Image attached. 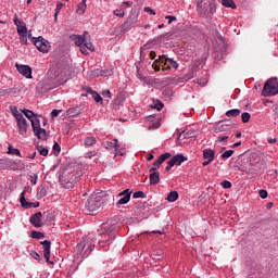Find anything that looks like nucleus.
Here are the masks:
<instances>
[{"instance_id": "obj_61", "label": "nucleus", "mask_w": 278, "mask_h": 278, "mask_svg": "<svg viewBox=\"0 0 278 278\" xmlns=\"http://www.w3.org/2000/svg\"><path fill=\"white\" fill-rule=\"evenodd\" d=\"M124 192H125L126 197L128 194L129 199H131V193L134 192L132 190L126 189V190H124Z\"/></svg>"}, {"instance_id": "obj_13", "label": "nucleus", "mask_w": 278, "mask_h": 278, "mask_svg": "<svg viewBox=\"0 0 278 278\" xmlns=\"http://www.w3.org/2000/svg\"><path fill=\"white\" fill-rule=\"evenodd\" d=\"M173 154H170V152H166L163 153L159 156V159L152 164L150 172L153 170H157V168H160V166H162V164H164V162H166V160L170 159Z\"/></svg>"}, {"instance_id": "obj_53", "label": "nucleus", "mask_w": 278, "mask_h": 278, "mask_svg": "<svg viewBox=\"0 0 278 278\" xmlns=\"http://www.w3.org/2000/svg\"><path fill=\"white\" fill-rule=\"evenodd\" d=\"M102 94L103 97H106V99H112V92H110V90H104Z\"/></svg>"}, {"instance_id": "obj_40", "label": "nucleus", "mask_w": 278, "mask_h": 278, "mask_svg": "<svg viewBox=\"0 0 278 278\" xmlns=\"http://www.w3.org/2000/svg\"><path fill=\"white\" fill-rule=\"evenodd\" d=\"M115 16H117L118 18H124L125 17V10L123 9H117L114 11Z\"/></svg>"}, {"instance_id": "obj_16", "label": "nucleus", "mask_w": 278, "mask_h": 278, "mask_svg": "<svg viewBox=\"0 0 278 278\" xmlns=\"http://www.w3.org/2000/svg\"><path fill=\"white\" fill-rule=\"evenodd\" d=\"M15 67L21 75L26 77V79H31V67L29 65L16 64Z\"/></svg>"}, {"instance_id": "obj_21", "label": "nucleus", "mask_w": 278, "mask_h": 278, "mask_svg": "<svg viewBox=\"0 0 278 278\" xmlns=\"http://www.w3.org/2000/svg\"><path fill=\"white\" fill-rule=\"evenodd\" d=\"M172 163H174V166H181V164H184V162L188 161V157L184 156V154H177L175 156L172 157Z\"/></svg>"}, {"instance_id": "obj_11", "label": "nucleus", "mask_w": 278, "mask_h": 278, "mask_svg": "<svg viewBox=\"0 0 278 278\" xmlns=\"http://www.w3.org/2000/svg\"><path fill=\"white\" fill-rule=\"evenodd\" d=\"M34 45L41 53H49V49H51L49 41L42 37L34 38Z\"/></svg>"}, {"instance_id": "obj_33", "label": "nucleus", "mask_w": 278, "mask_h": 278, "mask_svg": "<svg viewBox=\"0 0 278 278\" xmlns=\"http://www.w3.org/2000/svg\"><path fill=\"white\" fill-rule=\"evenodd\" d=\"M37 151L40 155H43V157H47V155H49V150L42 146H37Z\"/></svg>"}, {"instance_id": "obj_35", "label": "nucleus", "mask_w": 278, "mask_h": 278, "mask_svg": "<svg viewBox=\"0 0 278 278\" xmlns=\"http://www.w3.org/2000/svg\"><path fill=\"white\" fill-rule=\"evenodd\" d=\"M131 198H129V194H127V195H124L122 199H119L118 201H117V205H127V203H129V200H130Z\"/></svg>"}, {"instance_id": "obj_37", "label": "nucleus", "mask_w": 278, "mask_h": 278, "mask_svg": "<svg viewBox=\"0 0 278 278\" xmlns=\"http://www.w3.org/2000/svg\"><path fill=\"white\" fill-rule=\"evenodd\" d=\"M65 81L66 80H60V78H55L49 90H52V88H58V86H62Z\"/></svg>"}, {"instance_id": "obj_39", "label": "nucleus", "mask_w": 278, "mask_h": 278, "mask_svg": "<svg viewBox=\"0 0 278 278\" xmlns=\"http://www.w3.org/2000/svg\"><path fill=\"white\" fill-rule=\"evenodd\" d=\"M92 98L94 99L96 103H103V98L99 92H92Z\"/></svg>"}, {"instance_id": "obj_14", "label": "nucleus", "mask_w": 278, "mask_h": 278, "mask_svg": "<svg viewBox=\"0 0 278 278\" xmlns=\"http://www.w3.org/2000/svg\"><path fill=\"white\" fill-rule=\"evenodd\" d=\"M20 203L25 210H29L31 207H40V202H27V200L25 199V191L21 193Z\"/></svg>"}, {"instance_id": "obj_8", "label": "nucleus", "mask_w": 278, "mask_h": 278, "mask_svg": "<svg viewBox=\"0 0 278 278\" xmlns=\"http://www.w3.org/2000/svg\"><path fill=\"white\" fill-rule=\"evenodd\" d=\"M263 97H275V94H278V85L276 78L268 79L262 91Z\"/></svg>"}, {"instance_id": "obj_44", "label": "nucleus", "mask_w": 278, "mask_h": 278, "mask_svg": "<svg viewBox=\"0 0 278 278\" xmlns=\"http://www.w3.org/2000/svg\"><path fill=\"white\" fill-rule=\"evenodd\" d=\"M96 155H97V151H88L85 153V157L87 160H91V157H96Z\"/></svg>"}, {"instance_id": "obj_25", "label": "nucleus", "mask_w": 278, "mask_h": 278, "mask_svg": "<svg viewBox=\"0 0 278 278\" xmlns=\"http://www.w3.org/2000/svg\"><path fill=\"white\" fill-rule=\"evenodd\" d=\"M150 184L151 186H157L160 184V172H152L150 174Z\"/></svg>"}, {"instance_id": "obj_47", "label": "nucleus", "mask_w": 278, "mask_h": 278, "mask_svg": "<svg viewBox=\"0 0 278 278\" xmlns=\"http://www.w3.org/2000/svg\"><path fill=\"white\" fill-rule=\"evenodd\" d=\"M222 187H224L226 190L231 188V181L229 180H224L222 184H220Z\"/></svg>"}, {"instance_id": "obj_38", "label": "nucleus", "mask_w": 278, "mask_h": 278, "mask_svg": "<svg viewBox=\"0 0 278 278\" xmlns=\"http://www.w3.org/2000/svg\"><path fill=\"white\" fill-rule=\"evenodd\" d=\"M235 151L233 150H227L222 154V160H229L231 155H233Z\"/></svg>"}, {"instance_id": "obj_48", "label": "nucleus", "mask_w": 278, "mask_h": 278, "mask_svg": "<svg viewBox=\"0 0 278 278\" xmlns=\"http://www.w3.org/2000/svg\"><path fill=\"white\" fill-rule=\"evenodd\" d=\"M61 112H62V110H55V109L52 110V112H51L52 118H55L56 116H60Z\"/></svg>"}, {"instance_id": "obj_32", "label": "nucleus", "mask_w": 278, "mask_h": 278, "mask_svg": "<svg viewBox=\"0 0 278 278\" xmlns=\"http://www.w3.org/2000/svg\"><path fill=\"white\" fill-rule=\"evenodd\" d=\"M8 154H9V155H18V157H21V150L15 149V148L12 147V146H9V148H8Z\"/></svg>"}, {"instance_id": "obj_24", "label": "nucleus", "mask_w": 278, "mask_h": 278, "mask_svg": "<svg viewBox=\"0 0 278 278\" xmlns=\"http://www.w3.org/2000/svg\"><path fill=\"white\" fill-rule=\"evenodd\" d=\"M49 194V187L47 186H39L37 189V197L38 199H45Z\"/></svg>"}, {"instance_id": "obj_55", "label": "nucleus", "mask_w": 278, "mask_h": 278, "mask_svg": "<svg viewBox=\"0 0 278 278\" xmlns=\"http://www.w3.org/2000/svg\"><path fill=\"white\" fill-rule=\"evenodd\" d=\"M173 166H175L173 161H168L167 166L165 167V170H167V172L170 170V168H173Z\"/></svg>"}, {"instance_id": "obj_52", "label": "nucleus", "mask_w": 278, "mask_h": 278, "mask_svg": "<svg viewBox=\"0 0 278 278\" xmlns=\"http://www.w3.org/2000/svg\"><path fill=\"white\" fill-rule=\"evenodd\" d=\"M30 182L33 186H36L38 184V175L30 176Z\"/></svg>"}, {"instance_id": "obj_64", "label": "nucleus", "mask_w": 278, "mask_h": 278, "mask_svg": "<svg viewBox=\"0 0 278 278\" xmlns=\"http://www.w3.org/2000/svg\"><path fill=\"white\" fill-rule=\"evenodd\" d=\"M153 157H155L152 153H150L149 155H148V162H151V160H153Z\"/></svg>"}, {"instance_id": "obj_50", "label": "nucleus", "mask_w": 278, "mask_h": 278, "mask_svg": "<svg viewBox=\"0 0 278 278\" xmlns=\"http://www.w3.org/2000/svg\"><path fill=\"white\" fill-rule=\"evenodd\" d=\"M30 255L34 257V260H37L38 262H40V254H38V252L31 251Z\"/></svg>"}, {"instance_id": "obj_60", "label": "nucleus", "mask_w": 278, "mask_h": 278, "mask_svg": "<svg viewBox=\"0 0 278 278\" xmlns=\"http://www.w3.org/2000/svg\"><path fill=\"white\" fill-rule=\"evenodd\" d=\"M155 56H156L155 51H151L149 54L150 60H155Z\"/></svg>"}, {"instance_id": "obj_1", "label": "nucleus", "mask_w": 278, "mask_h": 278, "mask_svg": "<svg viewBox=\"0 0 278 278\" xmlns=\"http://www.w3.org/2000/svg\"><path fill=\"white\" fill-rule=\"evenodd\" d=\"M22 112L26 116V118H28L30 121L33 131H34L36 138H38V140H47V138H48L47 129H43L40 126V116L38 114L34 113V111H29L27 109L22 110Z\"/></svg>"}, {"instance_id": "obj_36", "label": "nucleus", "mask_w": 278, "mask_h": 278, "mask_svg": "<svg viewBox=\"0 0 278 278\" xmlns=\"http://www.w3.org/2000/svg\"><path fill=\"white\" fill-rule=\"evenodd\" d=\"M31 238H35V240H42V238H45V233L34 230L31 231Z\"/></svg>"}, {"instance_id": "obj_59", "label": "nucleus", "mask_w": 278, "mask_h": 278, "mask_svg": "<svg viewBox=\"0 0 278 278\" xmlns=\"http://www.w3.org/2000/svg\"><path fill=\"white\" fill-rule=\"evenodd\" d=\"M62 5H63V4L60 3V2L56 4V9H55V12H56V13H60V11L62 10Z\"/></svg>"}, {"instance_id": "obj_7", "label": "nucleus", "mask_w": 278, "mask_h": 278, "mask_svg": "<svg viewBox=\"0 0 278 278\" xmlns=\"http://www.w3.org/2000/svg\"><path fill=\"white\" fill-rule=\"evenodd\" d=\"M103 205V197L101 193H92L85 203V212L94 214Z\"/></svg>"}, {"instance_id": "obj_19", "label": "nucleus", "mask_w": 278, "mask_h": 278, "mask_svg": "<svg viewBox=\"0 0 278 278\" xmlns=\"http://www.w3.org/2000/svg\"><path fill=\"white\" fill-rule=\"evenodd\" d=\"M42 218V213L37 212L33 216H30V223L34 225V227H42V223L40 220Z\"/></svg>"}, {"instance_id": "obj_56", "label": "nucleus", "mask_w": 278, "mask_h": 278, "mask_svg": "<svg viewBox=\"0 0 278 278\" xmlns=\"http://www.w3.org/2000/svg\"><path fill=\"white\" fill-rule=\"evenodd\" d=\"M61 150H62V149L60 148V144H58V142H55V143L53 144V151H56L58 153H60Z\"/></svg>"}, {"instance_id": "obj_2", "label": "nucleus", "mask_w": 278, "mask_h": 278, "mask_svg": "<svg viewBox=\"0 0 278 278\" xmlns=\"http://www.w3.org/2000/svg\"><path fill=\"white\" fill-rule=\"evenodd\" d=\"M71 39L75 42L76 47H80L83 55H88V51H94V45L90 41V35L85 31L81 35H72Z\"/></svg>"}, {"instance_id": "obj_58", "label": "nucleus", "mask_w": 278, "mask_h": 278, "mask_svg": "<svg viewBox=\"0 0 278 278\" xmlns=\"http://www.w3.org/2000/svg\"><path fill=\"white\" fill-rule=\"evenodd\" d=\"M267 142H268L269 144H276L277 138H269V139L267 140Z\"/></svg>"}, {"instance_id": "obj_62", "label": "nucleus", "mask_w": 278, "mask_h": 278, "mask_svg": "<svg viewBox=\"0 0 278 278\" xmlns=\"http://www.w3.org/2000/svg\"><path fill=\"white\" fill-rule=\"evenodd\" d=\"M242 144V142H236L231 146L232 149H237V147H240Z\"/></svg>"}, {"instance_id": "obj_22", "label": "nucleus", "mask_w": 278, "mask_h": 278, "mask_svg": "<svg viewBox=\"0 0 278 278\" xmlns=\"http://www.w3.org/2000/svg\"><path fill=\"white\" fill-rule=\"evenodd\" d=\"M215 155H216V151L212 149L203 150V160H207L208 162H214Z\"/></svg>"}, {"instance_id": "obj_28", "label": "nucleus", "mask_w": 278, "mask_h": 278, "mask_svg": "<svg viewBox=\"0 0 278 278\" xmlns=\"http://www.w3.org/2000/svg\"><path fill=\"white\" fill-rule=\"evenodd\" d=\"M179 199V193L177 191H170L166 198L169 203H175Z\"/></svg>"}, {"instance_id": "obj_42", "label": "nucleus", "mask_w": 278, "mask_h": 278, "mask_svg": "<svg viewBox=\"0 0 278 278\" xmlns=\"http://www.w3.org/2000/svg\"><path fill=\"white\" fill-rule=\"evenodd\" d=\"M146 197L147 194H144L142 191H137L132 194V199H144Z\"/></svg>"}, {"instance_id": "obj_10", "label": "nucleus", "mask_w": 278, "mask_h": 278, "mask_svg": "<svg viewBox=\"0 0 278 278\" xmlns=\"http://www.w3.org/2000/svg\"><path fill=\"white\" fill-rule=\"evenodd\" d=\"M13 116L17 122L21 136H23V134H27V119H25V116H23V114L20 112L13 113Z\"/></svg>"}, {"instance_id": "obj_26", "label": "nucleus", "mask_w": 278, "mask_h": 278, "mask_svg": "<svg viewBox=\"0 0 278 278\" xmlns=\"http://www.w3.org/2000/svg\"><path fill=\"white\" fill-rule=\"evenodd\" d=\"M68 116H72L73 118H75V116H79V114H81V108L79 106H75L72 108L67 111Z\"/></svg>"}, {"instance_id": "obj_5", "label": "nucleus", "mask_w": 278, "mask_h": 278, "mask_svg": "<svg viewBox=\"0 0 278 278\" xmlns=\"http://www.w3.org/2000/svg\"><path fill=\"white\" fill-rule=\"evenodd\" d=\"M77 181H79V173L72 168L63 170L60 175V182L63 188H75Z\"/></svg>"}, {"instance_id": "obj_34", "label": "nucleus", "mask_w": 278, "mask_h": 278, "mask_svg": "<svg viewBox=\"0 0 278 278\" xmlns=\"http://www.w3.org/2000/svg\"><path fill=\"white\" fill-rule=\"evenodd\" d=\"M86 0H83L81 3L78 4V8H77V13L78 14H84V12H86Z\"/></svg>"}, {"instance_id": "obj_27", "label": "nucleus", "mask_w": 278, "mask_h": 278, "mask_svg": "<svg viewBox=\"0 0 278 278\" xmlns=\"http://www.w3.org/2000/svg\"><path fill=\"white\" fill-rule=\"evenodd\" d=\"M242 111L240 109H232L226 112V116L229 118H236V116H240Z\"/></svg>"}, {"instance_id": "obj_9", "label": "nucleus", "mask_w": 278, "mask_h": 278, "mask_svg": "<svg viewBox=\"0 0 278 278\" xmlns=\"http://www.w3.org/2000/svg\"><path fill=\"white\" fill-rule=\"evenodd\" d=\"M94 245L89 240H83L76 245L77 255L88 257L92 253Z\"/></svg>"}, {"instance_id": "obj_15", "label": "nucleus", "mask_w": 278, "mask_h": 278, "mask_svg": "<svg viewBox=\"0 0 278 278\" xmlns=\"http://www.w3.org/2000/svg\"><path fill=\"white\" fill-rule=\"evenodd\" d=\"M110 75H112V71L110 70L96 68L91 71L89 77L94 79V77H110Z\"/></svg>"}, {"instance_id": "obj_30", "label": "nucleus", "mask_w": 278, "mask_h": 278, "mask_svg": "<svg viewBox=\"0 0 278 278\" xmlns=\"http://www.w3.org/2000/svg\"><path fill=\"white\" fill-rule=\"evenodd\" d=\"M134 26H130V24H128L127 22L123 23L119 26V31L121 34H127V31H129Z\"/></svg>"}, {"instance_id": "obj_3", "label": "nucleus", "mask_w": 278, "mask_h": 278, "mask_svg": "<svg viewBox=\"0 0 278 278\" xmlns=\"http://www.w3.org/2000/svg\"><path fill=\"white\" fill-rule=\"evenodd\" d=\"M197 12L204 18H210L216 12V0H195Z\"/></svg>"}, {"instance_id": "obj_57", "label": "nucleus", "mask_w": 278, "mask_h": 278, "mask_svg": "<svg viewBox=\"0 0 278 278\" xmlns=\"http://www.w3.org/2000/svg\"><path fill=\"white\" fill-rule=\"evenodd\" d=\"M155 109L157 110V112H160L161 110L164 109V103H159V104H155Z\"/></svg>"}, {"instance_id": "obj_12", "label": "nucleus", "mask_w": 278, "mask_h": 278, "mask_svg": "<svg viewBox=\"0 0 278 278\" xmlns=\"http://www.w3.org/2000/svg\"><path fill=\"white\" fill-rule=\"evenodd\" d=\"M213 131L214 134L231 135V125L219 122L213 127Z\"/></svg>"}, {"instance_id": "obj_49", "label": "nucleus", "mask_w": 278, "mask_h": 278, "mask_svg": "<svg viewBox=\"0 0 278 278\" xmlns=\"http://www.w3.org/2000/svg\"><path fill=\"white\" fill-rule=\"evenodd\" d=\"M20 42H22V45H27V35H20Z\"/></svg>"}, {"instance_id": "obj_4", "label": "nucleus", "mask_w": 278, "mask_h": 278, "mask_svg": "<svg viewBox=\"0 0 278 278\" xmlns=\"http://www.w3.org/2000/svg\"><path fill=\"white\" fill-rule=\"evenodd\" d=\"M152 68H154V71H177V68H179V64H177V61L166 58V55H160L159 59H156L153 63H152Z\"/></svg>"}, {"instance_id": "obj_31", "label": "nucleus", "mask_w": 278, "mask_h": 278, "mask_svg": "<svg viewBox=\"0 0 278 278\" xmlns=\"http://www.w3.org/2000/svg\"><path fill=\"white\" fill-rule=\"evenodd\" d=\"M222 4L225 8H231L232 10H236V2H233V0H222Z\"/></svg>"}, {"instance_id": "obj_23", "label": "nucleus", "mask_w": 278, "mask_h": 278, "mask_svg": "<svg viewBox=\"0 0 278 278\" xmlns=\"http://www.w3.org/2000/svg\"><path fill=\"white\" fill-rule=\"evenodd\" d=\"M126 22L128 25L134 27L136 23H138V13L136 11H131Z\"/></svg>"}, {"instance_id": "obj_63", "label": "nucleus", "mask_w": 278, "mask_h": 278, "mask_svg": "<svg viewBox=\"0 0 278 278\" xmlns=\"http://www.w3.org/2000/svg\"><path fill=\"white\" fill-rule=\"evenodd\" d=\"M86 92H88L89 94H92V92H96L94 90H92V88L87 87L86 88Z\"/></svg>"}, {"instance_id": "obj_18", "label": "nucleus", "mask_w": 278, "mask_h": 278, "mask_svg": "<svg viewBox=\"0 0 278 278\" xmlns=\"http://www.w3.org/2000/svg\"><path fill=\"white\" fill-rule=\"evenodd\" d=\"M41 244L43 247V257L46 260V262H49L50 257H51V241L49 240H45V241H41Z\"/></svg>"}, {"instance_id": "obj_29", "label": "nucleus", "mask_w": 278, "mask_h": 278, "mask_svg": "<svg viewBox=\"0 0 278 278\" xmlns=\"http://www.w3.org/2000/svg\"><path fill=\"white\" fill-rule=\"evenodd\" d=\"M84 144H85V147H94V144H97V138H94V137H87L84 140Z\"/></svg>"}, {"instance_id": "obj_43", "label": "nucleus", "mask_w": 278, "mask_h": 278, "mask_svg": "<svg viewBox=\"0 0 278 278\" xmlns=\"http://www.w3.org/2000/svg\"><path fill=\"white\" fill-rule=\"evenodd\" d=\"M230 135H220L217 137L216 142H225L226 140H229Z\"/></svg>"}, {"instance_id": "obj_54", "label": "nucleus", "mask_w": 278, "mask_h": 278, "mask_svg": "<svg viewBox=\"0 0 278 278\" xmlns=\"http://www.w3.org/2000/svg\"><path fill=\"white\" fill-rule=\"evenodd\" d=\"M165 18L168 21L169 25H170V23H173V21H177V17H175L173 15H167Z\"/></svg>"}, {"instance_id": "obj_6", "label": "nucleus", "mask_w": 278, "mask_h": 278, "mask_svg": "<svg viewBox=\"0 0 278 278\" xmlns=\"http://www.w3.org/2000/svg\"><path fill=\"white\" fill-rule=\"evenodd\" d=\"M100 236H103L102 239L99 241V247L102 249L108 247L114 238H116V230L115 227L111 224H102V228L99 232Z\"/></svg>"}, {"instance_id": "obj_20", "label": "nucleus", "mask_w": 278, "mask_h": 278, "mask_svg": "<svg viewBox=\"0 0 278 278\" xmlns=\"http://www.w3.org/2000/svg\"><path fill=\"white\" fill-rule=\"evenodd\" d=\"M103 147L104 149H108V151H112V149L118 151V149H121V146H118V139H114L113 141H105Z\"/></svg>"}, {"instance_id": "obj_41", "label": "nucleus", "mask_w": 278, "mask_h": 278, "mask_svg": "<svg viewBox=\"0 0 278 278\" xmlns=\"http://www.w3.org/2000/svg\"><path fill=\"white\" fill-rule=\"evenodd\" d=\"M241 119H242V123H249V121H251V114L244 112L241 114Z\"/></svg>"}, {"instance_id": "obj_46", "label": "nucleus", "mask_w": 278, "mask_h": 278, "mask_svg": "<svg viewBox=\"0 0 278 278\" xmlns=\"http://www.w3.org/2000/svg\"><path fill=\"white\" fill-rule=\"evenodd\" d=\"M258 194H260L261 199H267L268 198V191H266L264 189H261L258 191Z\"/></svg>"}, {"instance_id": "obj_51", "label": "nucleus", "mask_w": 278, "mask_h": 278, "mask_svg": "<svg viewBox=\"0 0 278 278\" xmlns=\"http://www.w3.org/2000/svg\"><path fill=\"white\" fill-rule=\"evenodd\" d=\"M144 12H148V14L155 16V10L151 9L150 7L144 8Z\"/></svg>"}, {"instance_id": "obj_17", "label": "nucleus", "mask_w": 278, "mask_h": 278, "mask_svg": "<svg viewBox=\"0 0 278 278\" xmlns=\"http://www.w3.org/2000/svg\"><path fill=\"white\" fill-rule=\"evenodd\" d=\"M13 23L17 27L18 36L27 35V26L25 25V22L18 20V17H14Z\"/></svg>"}, {"instance_id": "obj_45", "label": "nucleus", "mask_w": 278, "mask_h": 278, "mask_svg": "<svg viewBox=\"0 0 278 278\" xmlns=\"http://www.w3.org/2000/svg\"><path fill=\"white\" fill-rule=\"evenodd\" d=\"M185 136H187V138H192V136H194L195 130L194 129H186L184 130Z\"/></svg>"}]
</instances>
